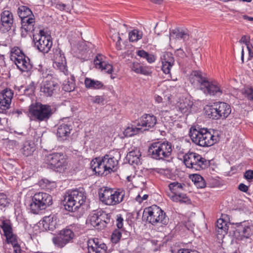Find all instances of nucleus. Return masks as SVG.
<instances>
[{
    "mask_svg": "<svg viewBox=\"0 0 253 253\" xmlns=\"http://www.w3.org/2000/svg\"><path fill=\"white\" fill-rule=\"evenodd\" d=\"M8 203L6 195L3 193H0V206L5 207Z\"/></svg>",
    "mask_w": 253,
    "mask_h": 253,
    "instance_id": "obj_50",
    "label": "nucleus"
},
{
    "mask_svg": "<svg viewBox=\"0 0 253 253\" xmlns=\"http://www.w3.org/2000/svg\"><path fill=\"white\" fill-rule=\"evenodd\" d=\"M33 41L38 50L42 53H47L52 45L50 35L44 30H40L39 34H33Z\"/></svg>",
    "mask_w": 253,
    "mask_h": 253,
    "instance_id": "obj_7",
    "label": "nucleus"
},
{
    "mask_svg": "<svg viewBox=\"0 0 253 253\" xmlns=\"http://www.w3.org/2000/svg\"><path fill=\"white\" fill-rule=\"evenodd\" d=\"M90 168L98 175H106L109 172L105 168L103 160L100 158H95L90 162Z\"/></svg>",
    "mask_w": 253,
    "mask_h": 253,
    "instance_id": "obj_23",
    "label": "nucleus"
},
{
    "mask_svg": "<svg viewBox=\"0 0 253 253\" xmlns=\"http://www.w3.org/2000/svg\"><path fill=\"white\" fill-rule=\"evenodd\" d=\"M191 179L195 185L200 188H204L206 186V183L203 178L199 174H194L191 177Z\"/></svg>",
    "mask_w": 253,
    "mask_h": 253,
    "instance_id": "obj_42",
    "label": "nucleus"
},
{
    "mask_svg": "<svg viewBox=\"0 0 253 253\" xmlns=\"http://www.w3.org/2000/svg\"><path fill=\"white\" fill-rule=\"evenodd\" d=\"M42 224L45 230L53 231L56 228V221L54 220L53 216L50 215L43 217Z\"/></svg>",
    "mask_w": 253,
    "mask_h": 253,
    "instance_id": "obj_32",
    "label": "nucleus"
},
{
    "mask_svg": "<svg viewBox=\"0 0 253 253\" xmlns=\"http://www.w3.org/2000/svg\"><path fill=\"white\" fill-rule=\"evenodd\" d=\"M100 228H101V229L106 227L107 224H112L113 220L111 222V215L110 213H107L104 211H100Z\"/></svg>",
    "mask_w": 253,
    "mask_h": 253,
    "instance_id": "obj_37",
    "label": "nucleus"
},
{
    "mask_svg": "<svg viewBox=\"0 0 253 253\" xmlns=\"http://www.w3.org/2000/svg\"><path fill=\"white\" fill-rule=\"evenodd\" d=\"M13 22V15L9 11H4L1 14L0 30L4 33L10 30Z\"/></svg>",
    "mask_w": 253,
    "mask_h": 253,
    "instance_id": "obj_19",
    "label": "nucleus"
},
{
    "mask_svg": "<svg viewBox=\"0 0 253 253\" xmlns=\"http://www.w3.org/2000/svg\"><path fill=\"white\" fill-rule=\"evenodd\" d=\"M143 132V128L140 126H137V125L136 126H128L125 129L124 134L126 137H131Z\"/></svg>",
    "mask_w": 253,
    "mask_h": 253,
    "instance_id": "obj_36",
    "label": "nucleus"
},
{
    "mask_svg": "<svg viewBox=\"0 0 253 253\" xmlns=\"http://www.w3.org/2000/svg\"><path fill=\"white\" fill-rule=\"evenodd\" d=\"M156 117L152 114H144L137 121V126L141 127H145L143 129L147 130L153 128L157 123Z\"/></svg>",
    "mask_w": 253,
    "mask_h": 253,
    "instance_id": "obj_18",
    "label": "nucleus"
},
{
    "mask_svg": "<svg viewBox=\"0 0 253 253\" xmlns=\"http://www.w3.org/2000/svg\"><path fill=\"white\" fill-rule=\"evenodd\" d=\"M98 194L103 203L108 206H115L114 189L103 187L99 189Z\"/></svg>",
    "mask_w": 253,
    "mask_h": 253,
    "instance_id": "obj_15",
    "label": "nucleus"
},
{
    "mask_svg": "<svg viewBox=\"0 0 253 253\" xmlns=\"http://www.w3.org/2000/svg\"><path fill=\"white\" fill-rule=\"evenodd\" d=\"M74 237V232L70 228H65L52 238V242L56 248L62 249L67 244L72 243Z\"/></svg>",
    "mask_w": 253,
    "mask_h": 253,
    "instance_id": "obj_10",
    "label": "nucleus"
},
{
    "mask_svg": "<svg viewBox=\"0 0 253 253\" xmlns=\"http://www.w3.org/2000/svg\"><path fill=\"white\" fill-rule=\"evenodd\" d=\"M130 67L133 71L137 74H141L144 75H148L149 74V72L147 68L143 67L139 63L133 62L131 64Z\"/></svg>",
    "mask_w": 253,
    "mask_h": 253,
    "instance_id": "obj_38",
    "label": "nucleus"
},
{
    "mask_svg": "<svg viewBox=\"0 0 253 253\" xmlns=\"http://www.w3.org/2000/svg\"><path fill=\"white\" fill-rule=\"evenodd\" d=\"M185 185L177 181L171 182L169 184V187L171 194L169 195L170 199L173 202L180 203H189L190 199L185 194L182 193Z\"/></svg>",
    "mask_w": 253,
    "mask_h": 253,
    "instance_id": "obj_11",
    "label": "nucleus"
},
{
    "mask_svg": "<svg viewBox=\"0 0 253 253\" xmlns=\"http://www.w3.org/2000/svg\"><path fill=\"white\" fill-rule=\"evenodd\" d=\"M216 226L217 228V232L219 234H226L228 230L227 223L222 218L217 220Z\"/></svg>",
    "mask_w": 253,
    "mask_h": 253,
    "instance_id": "obj_39",
    "label": "nucleus"
},
{
    "mask_svg": "<svg viewBox=\"0 0 253 253\" xmlns=\"http://www.w3.org/2000/svg\"><path fill=\"white\" fill-rule=\"evenodd\" d=\"M62 88L67 92H71L75 89V83L73 80L72 81H65L62 85Z\"/></svg>",
    "mask_w": 253,
    "mask_h": 253,
    "instance_id": "obj_45",
    "label": "nucleus"
},
{
    "mask_svg": "<svg viewBox=\"0 0 253 253\" xmlns=\"http://www.w3.org/2000/svg\"><path fill=\"white\" fill-rule=\"evenodd\" d=\"M141 156V154L140 150L137 148H135L127 154L126 159L128 160L129 164L138 165L141 164L140 161Z\"/></svg>",
    "mask_w": 253,
    "mask_h": 253,
    "instance_id": "obj_29",
    "label": "nucleus"
},
{
    "mask_svg": "<svg viewBox=\"0 0 253 253\" xmlns=\"http://www.w3.org/2000/svg\"><path fill=\"white\" fill-rule=\"evenodd\" d=\"M13 93L11 90L5 89L0 93V113H3L9 108Z\"/></svg>",
    "mask_w": 253,
    "mask_h": 253,
    "instance_id": "obj_17",
    "label": "nucleus"
},
{
    "mask_svg": "<svg viewBox=\"0 0 253 253\" xmlns=\"http://www.w3.org/2000/svg\"><path fill=\"white\" fill-rule=\"evenodd\" d=\"M177 253H200L195 250H191L189 249H181L178 250Z\"/></svg>",
    "mask_w": 253,
    "mask_h": 253,
    "instance_id": "obj_60",
    "label": "nucleus"
},
{
    "mask_svg": "<svg viewBox=\"0 0 253 253\" xmlns=\"http://www.w3.org/2000/svg\"><path fill=\"white\" fill-rule=\"evenodd\" d=\"M104 101V98L101 96L97 95L92 97L91 102L93 103L100 104Z\"/></svg>",
    "mask_w": 253,
    "mask_h": 253,
    "instance_id": "obj_54",
    "label": "nucleus"
},
{
    "mask_svg": "<svg viewBox=\"0 0 253 253\" xmlns=\"http://www.w3.org/2000/svg\"><path fill=\"white\" fill-rule=\"evenodd\" d=\"M115 206L123 202H126L128 199L129 195L123 188L114 189Z\"/></svg>",
    "mask_w": 253,
    "mask_h": 253,
    "instance_id": "obj_28",
    "label": "nucleus"
},
{
    "mask_svg": "<svg viewBox=\"0 0 253 253\" xmlns=\"http://www.w3.org/2000/svg\"><path fill=\"white\" fill-rule=\"evenodd\" d=\"M162 66V70L166 74L170 73L171 68L174 65V59L170 52L164 53L161 57Z\"/></svg>",
    "mask_w": 253,
    "mask_h": 253,
    "instance_id": "obj_24",
    "label": "nucleus"
},
{
    "mask_svg": "<svg viewBox=\"0 0 253 253\" xmlns=\"http://www.w3.org/2000/svg\"><path fill=\"white\" fill-rule=\"evenodd\" d=\"M172 147L168 141L152 143L148 150V155L157 160H165L171 157Z\"/></svg>",
    "mask_w": 253,
    "mask_h": 253,
    "instance_id": "obj_2",
    "label": "nucleus"
},
{
    "mask_svg": "<svg viewBox=\"0 0 253 253\" xmlns=\"http://www.w3.org/2000/svg\"><path fill=\"white\" fill-rule=\"evenodd\" d=\"M44 161L51 169L56 171H60L65 167V160L62 153L50 154L45 156Z\"/></svg>",
    "mask_w": 253,
    "mask_h": 253,
    "instance_id": "obj_12",
    "label": "nucleus"
},
{
    "mask_svg": "<svg viewBox=\"0 0 253 253\" xmlns=\"http://www.w3.org/2000/svg\"><path fill=\"white\" fill-rule=\"evenodd\" d=\"M53 66L54 68L59 70L65 75L67 74L66 62H53Z\"/></svg>",
    "mask_w": 253,
    "mask_h": 253,
    "instance_id": "obj_48",
    "label": "nucleus"
},
{
    "mask_svg": "<svg viewBox=\"0 0 253 253\" xmlns=\"http://www.w3.org/2000/svg\"><path fill=\"white\" fill-rule=\"evenodd\" d=\"M207 79L203 77L202 73L199 71H193L190 78V81L192 84L194 85L200 86V89H202L203 84L204 82H206Z\"/></svg>",
    "mask_w": 253,
    "mask_h": 253,
    "instance_id": "obj_27",
    "label": "nucleus"
},
{
    "mask_svg": "<svg viewBox=\"0 0 253 253\" xmlns=\"http://www.w3.org/2000/svg\"><path fill=\"white\" fill-rule=\"evenodd\" d=\"M86 194L82 188L69 191L65 198V209L69 211L74 212L85 201Z\"/></svg>",
    "mask_w": 253,
    "mask_h": 253,
    "instance_id": "obj_4",
    "label": "nucleus"
},
{
    "mask_svg": "<svg viewBox=\"0 0 253 253\" xmlns=\"http://www.w3.org/2000/svg\"><path fill=\"white\" fill-rule=\"evenodd\" d=\"M35 19L32 17L21 19V35L22 37H26L28 32L35 31Z\"/></svg>",
    "mask_w": 253,
    "mask_h": 253,
    "instance_id": "obj_21",
    "label": "nucleus"
},
{
    "mask_svg": "<svg viewBox=\"0 0 253 253\" xmlns=\"http://www.w3.org/2000/svg\"><path fill=\"white\" fill-rule=\"evenodd\" d=\"M207 112L209 117L212 119H224L230 114L231 109L227 103L218 102L214 103Z\"/></svg>",
    "mask_w": 253,
    "mask_h": 253,
    "instance_id": "obj_8",
    "label": "nucleus"
},
{
    "mask_svg": "<svg viewBox=\"0 0 253 253\" xmlns=\"http://www.w3.org/2000/svg\"><path fill=\"white\" fill-rule=\"evenodd\" d=\"M136 54L139 57L146 59L149 63H153L155 61V57L153 55L149 54L144 50H138Z\"/></svg>",
    "mask_w": 253,
    "mask_h": 253,
    "instance_id": "obj_43",
    "label": "nucleus"
},
{
    "mask_svg": "<svg viewBox=\"0 0 253 253\" xmlns=\"http://www.w3.org/2000/svg\"><path fill=\"white\" fill-rule=\"evenodd\" d=\"M142 32L138 30H133L129 33V39L130 42H137L142 37Z\"/></svg>",
    "mask_w": 253,
    "mask_h": 253,
    "instance_id": "obj_44",
    "label": "nucleus"
},
{
    "mask_svg": "<svg viewBox=\"0 0 253 253\" xmlns=\"http://www.w3.org/2000/svg\"><path fill=\"white\" fill-rule=\"evenodd\" d=\"M21 55L17 52V68L22 72H28L32 68V65L29 62V59L26 57L20 50Z\"/></svg>",
    "mask_w": 253,
    "mask_h": 253,
    "instance_id": "obj_25",
    "label": "nucleus"
},
{
    "mask_svg": "<svg viewBox=\"0 0 253 253\" xmlns=\"http://www.w3.org/2000/svg\"><path fill=\"white\" fill-rule=\"evenodd\" d=\"M29 112L36 120L39 122H46L52 114V110L49 105H43L41 103L32 104L30 106Z\"/></svg>",
    "mask_w": 253,
    "mask_h": 253,
    "instance_id": "obj_9",
    "label": "nucleus"
},
{
    "mask_svg": "<svg viewBox=\"0 0 253 253\" xmlns=\"http://www.w3.org/2000/svg\"><path fill=\"white\" fill-rule=\"evenodd\" d=\"M21 197H20V206L18 207L17 205V212H18V214L17 215V220L18 219L19 220H22L24 219L23 215V210L25 209V205L24 203L23 205L21 204Z\"/></svg>",
    "mask_w": 253,
    "mask_h": 253,
    "instance_id": "obj_49",
    "label": "nucleus"
},
{
    "mask_svg": "<svg viewBox=\"0 0 253 253\" xmlns=\"http://www.w3.org/2000/svg\"><path fill=\"white\" fill-rule=\"evenodd\" d=\"M18 14L20 19L31 17L32 15L34 17L31 9L26 6L19 7Z\"/></svg>",
    "mask_w": 253,
    "mask_h": 253,
    "instance_id": "obj_40",
    "label": "nucleus"
},
{
    "mask_svg": "<svg viewBox=\"0 0 253 253\" xmlns=\"http://www.w3.org/2000/svg\"><path fill=\"white\" fill-rule=\"evenodd\" d=\"M107 249L106 245L97 239H93L88 243V253H107Z\"/></svg>",
    "mask_w": 253,
    "mask_h": 253,
    "instance_id": "obj_22",
    "label": "nucleus"
},
{
    "mask_svg": "<svg viewBox=\"0 0 253 253\" xmlns=\"http://www.w3.org/2000/svg\"><path fill=\"white\" fill-rule=\"evenodd\" d=\"M148 197V195H147V194L144 195L142 198L140 197V195H138L136 197L135 199H136V201H137L138 202L141 203L144 200H145L147 199Z\"/></svg>",
    "mask_w": 253,
    "mask_h": 253,
    "instance_id": "obj_62",
    "label": "nucleus"
},
{
    "mask_svg": "<svg viewBox=\"0 0 253 253\" xmlns=\"http://www.w3.org/2000/svg\"><path fill=\"white\" fill-rule=\"evenodd\" d=\"M142 218L153 225H158L159 224L166 225L169 221V218L166 213L156 205L145 208Z\"/></svg>",
    "mask_w": 253,
    "mask_h": 253,
    "instance_id": "obj_3",
    "label": "nucleus"
},
{
    "mask_svg": "<svg viewBox=\"0 0 253 253\" xmlns=\"http://www.w3.org/2000/svg\"><path fill=\"white\" fill-rule=\"evenodd\" d=\"M104 57L100 54H98L94 59V64L96 68L100 69L105 63L104 61Z\"/></svg>",
    "mask_w": 253,
    "mask_h": 253,
    "instance_id": "obj_46",
    "label": "nucleus"
},
{
    "mask_svg": "<svg viewBox=\"0 0 253 253\" xmlns=\"http://www.w3.org/2000/svg\"><path fill=\"white\" fill-rule=\"evenodd\" d=\"M121 231L122 232V238L123 240L128 238L130 236V233L124 229H122Z\"/></svg>",
    "mask_w": 253,
    "mask_h": 253,
    "instance_id": "obj_61",
    "label": "nucleus"
},
{
    "mask_svg": "<svg viewBox=\"0 0 253 253\" xmlns=\"http://www.w3.org/2000/svg\"><path fill=\"white\" fill-rule=\"evenodd\" d=\"M178 102L177 106L182 113H187L193 105V102L186 98L180 99Z\"/></svg>",
    "mask_w": 253,
    "mask_h": 253,
    "instance_id": "obj_35",
    "label": "nucleus"
},
{
    "mask_svg": "<svg viewBox=\"0 0 253 253\" xmlns=\"http://www.w3.org/2000/svg\"><path fill=\"white\" fill-rule=\"evenodd\" d=\"M120 158L121 155L117 151L111 152L109 154L106 155L102 158L103 162L105 166V168L108 170L109 173L116 170V168L118 164V161Z\"/></svg>",
    "mask_w": 253,
    "mask_h": 253,
    "instance_id": "obj_13",
    "label": "nucleus"
},
{
    "mask_svg": "<svg viewBox=\"0 0 253 253\" xmlns=\"http://www.w3.org/2000/svg\"><path fill=\"white\" fill-rule=\"evenodd\" d=\"M52 204L51 195L44 192H38L32 197V201L29 204L32 212L38 214Z\"/></svg>",
    "mask_w": 253,
    "mask_h": 253,
    "instance_id": "obj_5",
    "label": "nucleus"
},
{
    "mask_svg": "<svg viewBox=\"0 0 253 253\" xmlns=\"http://www.w3.org/2000/svg\"><path fill=\"white\" fill-rule=\"evenodd\" d=\"M72 129V126L71 125L62 124L58 126L57 135L62 140L66 139L69 136Z\"/></svg>",
    "mask_w": 253,
    "mask_h": 253,
    "instance_id": "obj_30",
    "label": "nucleus"
},
{
    "mask_svg": "<svg viewBox=\"0 0 253 253\" xmlns=\"http://www.w3.org/2000/svg\"><path fill=\"white\" fill-rule=\"evenodd\" d=\"M207 128H203L199 130L191 128L189 135L192 141L201 147H209L213 145L219 140L218 135H215Z\"/></svg>",
    "mask_w": 253,
    "mask_h": 253,
    "instance_id": "obj_1",
    "label": "nucleus"
},
{
    "mask_svg": "<svg viewBox=\"0 0 253 253\" xmlns=\"http://www.w3.org/2000/svg\"><path fill=\"white\" fill-rule=\"evenodd\" d=\"M62 58H65L64 53L60 49H56L54 52V61H55V59H62Z\"/></svg>",
    "mask_w": 253,
    "mask_h": 253,
    "instance_id": "obj_53",
    "label": "nucleus"
},
{
    "mask_svg": "<svg viewBox=\"0 0 253 253\" xmlns=\"http://www.w3.org/2000/svg\"><path fill=\"white\" fill-rule=\"evenodd\" d=\"M100 69L102 71H104V72L108 74H111L113 71V66L112 65L105 62L102 66V68Z\"/></svg>",
    "mask_w": 253,
    "mask_h": 253,
    "instance_id": "obj_52",
    "label": "nucleus"
},
{
    "mask_svg": "<svg viewBox=\"0 0 253 253\" xmlns=\"http://www.w3.org/2000/svg\"><path fill=\"white\" fill-rule=\"evenodd\" d=\"M58 88L59 86L57 83L51 80L46 81L43 83L41 88V91L45 96H51Z\"/></svg>",
    "mask_w": 253,
    "mask_h": 253,
    "instance_id": "obj_26",
    "label": "nucleus"
},
{
    "mask_svg": "<svg viewBox=\"0 0 253 253\" xmlns=\"http://www.w3.org/2000/svg\"><path fill=\"white\" fill-rule=\"evenodd\" d=\"M236 225L235 234L239 239H248L253 234V225L246 221L236 223Z\"/></svg>",
    "mask_w": 253,
    "mask_h": 253,
    "instance_id": "obj_14",
    "label": "nucleus"
},
{
    "mask_svg": "<svg viewBox=\"0 0 253 253\" xmlns=\"http://www.w3.org/2000/svg\"><path fill=\"white\" fill-rule=\"evenodd\" d=\"M201 90L205 94L213 96H219L222 93L218 84L215 82H209L208 80L204 83Z\"/></svg>",
    "mask_w": 253,
    "mask_h": 253,
    "instance_id": "obj_20",
    "label": "nucleus"
},
{
    "mask_svg": "<svg viewBox=\"0 0 253 253\" xmlns=\"http://www.w3.org/2000/svg\"><path fill=\"white\" fill-rule=\"evenodd\" d=\"M238 189L242 192L247 193L249 190V187L244 183H240L238 185Z\"/></svg>",
    "mask_w": 253,
    "mask_h": 253,
    "instance_id": "obj_58",
    "label": "nucleus"
},
{
    "mask_svg": "<svg viewBox=\"0 0 253 253\" xmlns=\"http://www.w3.org/2000/svg\"><path fill=\"white\" fill-rule=\"evenodd\" d=\"M240 42L245 43L247 45V47H248V46H249L250 38L246 36H243L241 38Z\"/></svg>",
    "mask_w": 253,
    "mask_h": 253,
    "instance_id": "obj_59",
    "label": "nucleus"
},
{
    "mask_svg": "<svg viewBox=\"0 0 253 253\" xmlns=\"http://www.w3.org/2000/svg\"><path fill=\"white\" fill-rule=\"evenodd\" d=\"M183 162L188 168L200 170L207 168L209 162L199 154L189 152L183 156Z\"/></svg>",
    "mask_w": 253,
    "mask_h": 253,
    "instance_id": "obj_6",
    "label": "nucleus"
},
{
    "mask_svg": "<svg viewBox=\"0 0 253 253\" xmlns=\"http://www.w3.org/2000/svg\"><path fill=\"white\" fill-rule=\"evenodd\" d=\"M10 59L16 65V48L14 47L12 48L10 52Z\"/></svg>",
    "mask_w": 253,
    "mask_h": 253,
    "instance_id": "obj_57",
    "label": "nucleus"
},
{
    "mask_svg": "<svg viewBox=\"0 0 253 253\" xmlns=\"http://www.w3.org/2000/svg\"><path fill=\"white\" fill-rule=\"evenodd\" d=\"M6 237L7 245L11 246L13 248V253H16V236L12 233V229L10 223L7 220H3L0 224Z\"/></svg>",
    "mask_w": 253,
    "mask_h": 253,
    "instance_id": "obj_16",
    "label": "nucleus"
},
{
    "mask_svg": "<svg viewBox=\"0 0 253 253\" xmlns=\"http://www.w3.org/2000/svg\"><path fill=\"white\" fill-rule=\"evenodd\" d=\"M176 54L178 56H179V57H180L181 58L184 57L185 56V54L184 52L181 48L178 49L177 50V51H176Z\"/></svg>",
    "mask_w": 253,
    "mask_h": 253,
    "instance_id": "obj_64",
    "label": "nucleus"
},
{
    "mask_svg": "<svg viewBox=\"0 0 253 253\" xmlns=\"http://www.w3.org/2000/svg\"><path fill=\"white\" fill-rule=\"evenodd\" d=\"M35 150V145L32 141H26L23 144L20 151L25 157L31 155Z\"/></svg>",
    "mask_w": 253,
    "mask_h": 253,
    "instance_id": "obj_31",
    "label": "nucleus"
},
{
    "mask_svg": "<svg viewBox=\"0 0 253 253\" xmlns=\"http://www.w3.org/2000/svg\"><path fill=\"white\" fill-rule=\"evenodd\" d=\"M245 92L248 99L253 102V88H248Z\"/></svg>",
    "mask_w": 253,
    "mask_h": 253,
    "instance_id": "obj_55",
    "label": "nucleus"
},
{
    "mask_svg": "<svg viewBox=\"0 0 253 253\" xmlns=\"http://www.w3.org/2000/svg\"><path fill=\"white\" fill-rule=\"evenodd\" d=\"M100 211L92 213V214L90 215L88 219L89 221L92 226L101 230V228H100Z\"/></svg>",
    "mask_w": 253,
    "mask_h": 253,
    "instance_id": "obj_41",
    "label": "nucleus"
},
{
    "mask_svg": "<svg viewBox=\"0 0 253 253\" xmlns=\"http://www.w3.org/2000/svg\"><path fill=\"white\" fill-rule=\"evenodd\" d=\"M122 236V232L121 230H115L111 236V241L113 243H117Z\"/></svg>",
    "mask_w": 253,
    "mask_h": 253,
    "instance_id": "obj_47",
    "label": "nucleus"
},
{
    "mask_svg": "<svg viewBox=\"0 0 253 253\" xmlns=\"http://www.w3.org/2000/svg\"><path fill=\"white\" fill-rule=\"evenodd\" d=\"M245 178L247 180H252L253 179V170H247L244 174Z\"/></svg>",
    "mask_w": 253,
    "mask_h": 253,
    "instance_id": "obj_56",
    "label": "nucleus"
},
{
    "mask_svg": "<svg viewBox=\"0 0 253 253\" xmlns=\"http://www.w3.org/2000/svg\"><path fill=\"white\" fill-rule=\"evenodd\" d=\"M123 222L124 219L122 217V215L121 214H118L117 215L116 218V225L118 228L119 230H121L122 229H123Z\"/></svg>",
    "mask_w": 253,
    "mask_h": 253,
    "instance_id": "obj_51",
    "label": "nucleus"
},
{
    "mask_svg": "<svg viewBox=\"0 0 253 253\" xmlns=\"http://www.w3.org/2000/svg\"><path fill=\"white\" fill-rule=\"evenodd\" d=\"M84 84L85 87L87 88L93 89L104 88V85L101 82L94 80L89 78H86L85 79Z\"/></svg>",
    "mask_w": 253,
    "mask_h": 253,
    "instance_id": "obj_33",
    "label": "nucleus"
},
{
    "mask_svg": "<svg viewBox=\"0 0 253 253\" xmlns=\"http://www.w3.org/2000/svg\"><path fill=\"white\" fill-rule=\"evenodd\" d=\"M117 41L116 43V48L118 50H121L122 49V48H121L122 46H121V44L120 43V41L121 40V38L120 36H119V34H118L117 35Z\"/></svg>",
    "mask_w": 253,
    "mask_h": 253,
    "instance_id": "obj_63",
    "label": "nucleus"
},
{
    "mask_svg": "<svg viewBox=\"0 0 253 253\" xmlns=\"http://www.w3.org/2000/svg\"><path fill=\"white\" fill-rule=\"evenodd\" d=\"M189 36L187 32L184 31H180L175 29L170 31L169 33V40L172 39H182L184 41H186L189 39Z\"/></svg>",
    "mask_w": 253,
    "mask_h": 253,
    "instance_id": "obj_34",
    "label": "nucleus"
}]
</instances>
